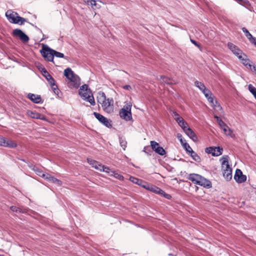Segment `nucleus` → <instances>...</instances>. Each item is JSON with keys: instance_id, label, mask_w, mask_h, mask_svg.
Segmentation results:
<instances>
[{"instance_id": "680f3d73", "label": "nucleus", "mask_w": 256, "mask_h": 256, "mask_svg": "<svg viewBox=\"0 0 256 256\" xmlns=\"http://www.w3.org/2000/svg\"><path fill=\"white\" fill-rule=\"evenodd\" d=\"M163 193H164V192L162 190V191L161 192H157L156 194H161V195H162Z\"/></svg>"}, {"instance_id": "58836bf2", "label": "nucleus", "mask_w": 256, "mask_h": 256, "mask_svg": "<svg viewBox=\"0 0 256 256\" xmlns=\"http://www.w3.org/2000/svg\"><path fill=\"white\" fill-rule=\"evenodd\" d=\"M46 80L48 81V82L49 84L50 85L51 87L54 86L55 85H56V84H55V80L52 76L50 77Z\"/></svg>"}, {"instance_id": "ddd939ff", "label": "nucleus", "mask_w": 256, "mask_h": 256, "mask_svg": "<svg viewBox=\"0 0 256 256\" xmlns=\"http://www.w3.org/2000/svg\"><path fill=\"white\" fill-rule=\"evenodd\" d=\"M234 179L237 182L241 184L246 181V176L243 174L240 170L236 169L234 176Z\"/></svg>"}, {"instance_id": "bf43d9fd", "label": "nucleus", "mask_w": 256, "mask_h": 256, "mask_svg": "<svg viewBox=\"0 0 256 256\" xmlns=\"http://www.w3.org/2000/svg\"><path fill=\"white\" fill-rule=\"evenodd\" d=\"M177 138H178L179 140H180V139H182V138H182V135L181 134H177Z\"/></svg>"}, {"instance_id": "3c124183", "label": "nucleus", "mask_w": 256, "mask_h": 256, "mask_svg": "<svg viewBox=\"0 0 256 256\" xmlns=\"http://www.w3.org/2000/svg\"><path fill=\"white\" fill-rule=\"evenodd\" d=\"M174 118L178 124L182 122V120H184L181 116L176 117Z\"/></svg>"}, {"instance_id": "a211bd4d", "label": "nucleus", "mask_w": 256, "mask_h": 256, "mask_svg": "<svg viewBox=\"0 0 256 256\" xmlns=\"http://www.w3.org/2000/svg\"><path fill=\"white\" fill-rule=\"evenodd\" d=\"M197 184L207 188H210L212 186L211 182L202 176H201V178H200Z\"/></svg>"}, {"instance_id": "aec40b11", "label": "nucleus", "mask_w": 256, "mask_h": 256, "mask_svg": "<svg viewBox=\"0 0 256 256\" xmlns=\"http://www.w3.org/2000/svg\"><path fill=\"white\" fill-rule=\"evenodd\" d=\"M187 178L192 181L194 184H198L201 176L196 174H190L188 175Z\"/></svg>"}, {"instance_id": "72a5a7b5", "label": "nucleus", "mask_w": 256, "mask_h": 256, "mask_svg": "<svg viewBox=\"0 0 256 256\" xmlns=\"http://www.w3.org/2000/svg\"><path fill=\"white\" fill-rule=\"evenodd\" d=\"M52 52H53L54 57L55 56L57 58H63L64 56V54L57 52L53 49Z\"/></svg>"}, {"instance_id": "20e7f679", "label": "nucleus", "mask_w": 256, "mask_h": 256, "mask_svg": "<svg viewBox=\"0 0 256 256\" xmlns=\"http://www.w3.org/2000/svg\"><path fill=\"white\" fill-rule=\"evenodd\" d=\"M64 76L71 82L74 88H78L80 84V77L75 74L70 68H66L64 70Z\"/></svg>"}, {"instance_id": "f257e3e1", "label": "nucleus", "mask_w": 256, "mask_h": 256, "mask_svg": "<svg viewBox=\"0 0 256 256\" xmlns=\"http://www.w3.org/2000/svg\"><path fill=\"white\" fill-rule=\"evenodd\" d=\"M228 158L229 157L227 155L222 156L220 158L223 176L227 181L232 178V169L228 164Z\"/></svg>"}, {"instance_id": "f8f14e48", "label": "nucleus", "mask_w": 256, "mask_h": 256, "mask_svg": "<svg viewBox=\"0 0 256 256\" xmlns=\"http://www.w3.org/2000/svg\"><path fill=\"white\" fill-rule=\"evenodd\" d=\"M16 146V144L14 141L7 140L6 138L0 136V146L14 148Z\"/></svg>"}, {"instance_id": "e433bc0d", "label": "nucleus", "mask_w": 256, "mask_h": 256, "mask_svg": "<svg viewBox=\"0 0 256 256\" xmlns=\"http://www.w3.org/2000/svg\"><path fill=\"white\" fill-rule=\"evenodd\" d=\"M84 2L86 3L88 5H90L92 7L96 6V2L94 0H84Z\"/></svg>"}, {"instance_id": "f704fd0d", "label": "nucleus", "mask_w": 256, "mask_h": 256, "mask_svg": "<svg viewBox=\"0 0 256 256\" xmlns=\"http://www.w3.org/2000/svg\"><path fill=\"white\" fill-rule=\"evenodd\" d=\"M242 32L244 33L246 36L248 38L250 39L252 38V36L248 30L246 28H242Z\"/></svg>"}, {"instance_id": "603ef678", "label": "nucleus", "mask_w": 256, "mask_h": 256, "mask_svg": "<svg viewBox=\"0 0 256 256\" xmlns=\"http://www.w3.org/2000/svg\"><path fill=\"white\" fill-rule=\"evenodd\" d=\"M123 88L126 90H130L132 89V87L130 85H125L123 86Z\"/></svg>"}, {"instance_id": "09e8293b", "label": "nucleus", "mask_w": 256, "mask_h": 256, "mask_svg": "<svg viewBox=\"0 0 256 256\" xmlns=\"http://www.w3.org/2000/svg\"><path fill=\"white\" fill-rule=\"evenodd\" d=\"M162 196L168 200H170L172 198V196L170 194H166L165 192L164 193H163Z\"/></svg>"}, {"instance_id": "37998d69", "label": "nucleus", "mask_w": 256, "mask_h": 256, "mask_svg": "<svg viewBox=\"0 0 256 256\" xmlns=\"http://www.w3.org/2000/svg\"><path fill=\"white\" fill-rule=\"evenodd\" d=\"M17 20H18V23L20 22V24H22L24 22L26 21V20L24 18L18 16V18H17Z\"/></svg>"}, {"instance_id": "4d7b16f0", "label": "nucleus", "mask_w": 256, "mask_h": 256, "mask_svg": "<svg viewBox=\"0 0 256 256\" xmlns=\"http://www.w3.org/2000/svg\"><path fill=\"white\" fill-rule=\"evenodd\" d=\"M256 74V66H253L252 68H250Z\"/></svg>"}, {"instance_id": "a878e982", "label": "nucleus", "mask_w": 256, "mask_h": 256, "mask_svg": "<svg viewBox=\"0 0 256 256\" xmlns=\"http://www.w3.org/2000/svg\"><path fill=\"white\" fill-rule=\"evenodd\" d=\"M27 113H28V114L29 116H30L31 118H36V119H38L40 118V113H38V112H32L31 110H28Z\"/></svg>"}, {"instance_id": "6e6d98bb", "label": "nucleus", "mask_w": 256, "mask_h": 256, "mask_svg": "<svg viewBox=\"0 0 256 256\" xmlns=\"http://www.w3.org/2000/svg\"><path fill=\"white\" fill-rule=\"evenodd\" d=\"M181 144L182 145V146H184V144H186V140L184 139L183 138H182V139H180V140Z\"/></svg>"}, {"instance_id": "412c9836", "label": "nucleus", "mask_w": 256, "mask_h": 256, "mask_svg": "<svg viewBox=\"0 0 256 256\" xmlns=\"http://www.w3.org/2000/svg\"><path fill=\"white\" fill-rule=\"evenodd\" d=\"M184 132H185L186 134L193 141L196 142L198 138L196 134L190 128L188 127Z\"/></svg>"}, {"instance_id": "c756f323", "label": "nucleus", "mask_w": 256, "mask_h": 256, "mask_svg": "<svg viewBox=\"0 0 256 256\" xmlns=\"http://www.w3.org/2000/svg\"><path fill=\"white\" fill-rule=\"evenodd\" d=\"M244 56L243 55H242V58H239L240 60L242 62V63L246 66L248 68H251L252 64H250V60L246 58H244Z\"/></svg>"}, {"instance_id": "423d86ee", "label": "nucleus", "mask_w": 256, "mask_h": 256, "mask_svg": "<svg viewBox=\"0 0 256 256\" xmlns=\"http://www.w3.org/2000/svg\"><path fill=\"white\" fill-rule=\"evenodd\" d=\"M94 114L95 117L99 120V122L106 127L110 128L112 126L111 124L112 121L106 118L96 112H94Z\"/></svg>"}, {"instance_id": "c9c22d12", "label": "nucleus", "mask_w": 256, "mask_h": 256, "mask_svg": "<svg viewBox=\"0 0 256 256\" xmlns=\"http://www.w3.org/2000/svg\"><path fill=\"white\" fill-rule=\"evenodd\" d=\"M178 125L183 129L184 131L188 128V124L187 122L184 120H182V122L178 124Z\"/></svg>"}, {"instance_id": "f03ea898", "label": "nucleus", "mask_w": 256, "mask_h": 256, "mask_svg": "<svg viewBox=\"0 0 256 256\" xmlns=\"http://www.w3.org/2000/svg\"><path fill=\"white\" fill-rule=\"evenodd\" d=\"M78 93L83 100L88 102L92 106L95 105L96 102L93 94L90 90L88 88V85L84 84L81 86Z\"/></svg>"}, {"instance_id": "cd10ccee", "label": "nucleus", "mask_w": 256, "mask_h": 256, "mask_svg": "<svg viewBox=\"0 0 256 256\" xmlns=\"http://www.w3.org/2000/svg\"><path fill=\"white\" fill-rule=\"evenodd\" d=\"M10 209L12 212H16L24 213V212H26V209L22 210V208H20L16 206H10Z\"/></svg>"}, {"instance_id": "6e6552de", "label": "nucleus", "mask_w": 256, "mask_h": 256, "mask_svg": "<svg viewBox=\"0 0 256 256\" xmlns=\"http://www.w3.org/2000/svg\"><path fill=\"white\" fill-rule=\"evenodd\" d=\"M204 96L214 108H218L220 110H222V107L220 104L216 100H214V97L210 91L209 92L205 94Z\"/></svg>"}, {"instance_id": "a19ab883", "label": "nucleus", "mask_w": 256, "mask_h": 256, "mask_svg": "<svg viewBox=\"0 0 256 256\" xmlns=\"http://www.w3.org/2000/svg\"><path fill=\"white\" fill-rule=\"evenodd\" d=\"M33 170L36 172V174L42 177V174H44L40 170L39 168H34Z\"/></svg>"}, {"instance_id": "473e14b6", "label": "nucleus", "mask_w": 256, "mask_h": 256, "mask_svg": "<svg viewBox=\"0 0 256 256\" xmlns=\"http://www.w3.org/2000/svg\"><path fill=\"white\" fill-rule=\"evenodd\" d=\"M42 76L47 80L50 77H51V75L48 73L47 70L45 68H42L41 70Z\"/></svg>"}, {"instance_id": "79ce46f5", "label": "nucleus", "mask_w": 256, "mask_h": 256, "mask_svg": "<svg viewBox=\"0 0 256 256\" xmlns=\"http://www.w3.org/2000/svg\"><path fill=\"white\" fill-rule=\"evenodd\" d=\"M214 118L216 120L217 122L220 126L224 122H223L222 120L218 116H214Z\"/></svg>"}, {"instance_id": "9d476101", "label": "nucleus", "mask_w": 256, "mask_h": 256, "mask_svg": "<svg viewBox=\"0 0 256 256\" xmlns=\"http://www.w3.org/2000/svg\"><path fill=\"white\" fill-rule=\"evenodd\" d=\"M12 34L14 36L18 37L24 42H27L29 40L28 36L20 29H14L12 32Z\"/></svg>"}, {"instance_id": "ea45409f", "label": "nucleus", "mask_w": 256, "mask_h": 256, "mask_svg": "<svg viewBox=\"0 0 256 256\" xmlns=\"http://www.w3.org/2000/svg\"><path fill=\"white\" fill-rule=\"evenodd\" d=\"M183 147L185 149V150L186 151V152L189 154L190 153L191 150H192V148H191V147L190 146V145L188 143L184 144Z\"/></svg>"}, {"instance_id": "0eeeda50", "label": "nucleus", "mask_w": 256, "mask_h": 256, "mask_svg": "<svg viewBox=\"0 0 256 256\" xmlns=\"http://www.w3.org/2000/svg\"><path fill=\"white\" fill-rule=\"evenodd\" d=\"M222 148L217 147H208L205 148V152L207 154H211L212 156H218L221 155L222 153Z\"/></svg>"}, {"instance_id": "e2e57ef3", "label": "nucleus", "mask_w": 256, "mask_h": 256, "mask_svg": "<svg viewBox=\"0 0 256 256\" xmlns=\"http://www.w3.org/2000/svg\"><path fill=\"white\" fill-rule=\"evenodd\" d=\"M124 177L122 176H121V175H118V179L119 180H122L123 179Z\"/></svg>"}, {"instance_id": "13d9d810", "label": "nucleus", "mask_w": 256, "mask_h": 256, "mask_svg": "<svg viewBox=\"0 0 256 256\" xmlns=\"http://www.w3.org/2000/svg\"><path fill=\"white\" fill-rule=\"evenodd\" d=\"M148 149V150H149L150 152H151V150H150V147H149V146H145V147L144 148V151L145 152H146V153H147V154H148V152H146V150H147Z\"/></svg>"}, {"instance_id": "4c0bfd02", "label": "nucleus", "mask_w": 256, "mask_h": 256, "mask_svg": "<svg viewBox=\"0 0 256 256\" xmlns=\"http://www.w3.org/2000/svg\"><path fill=\"white\" fill-rule=\"evenodd\" d=\"M51 88L52 89L54 92L56 94L58 97H60V96H59L60 90L58 89V86L56 84L54 86H52Z\"/></svg>"}, {"instance_id": "2eb2a0df", "label": "nucleus", "mask_w": 256, "mask_h": 256, "mask_svg": "<svg viewBox=\"0 0 256 256\" xmlns=\"http://www.w3.org/2000/svg\"><path fill=\"white\" fill-rule=\"evenodd\" d=\"M128 108L126 107V110L124 108L121 109L120 112V114L121 118L128 121L132 118V113L130 112V108L129 110Z\"/></svg>"}, {"instance_id": "0e129e2a", "label": "nucleus", "mask_w": 256, "mask_h": 256, "mask_svg": "<svg viewBox=\"0 0 256 256\" xmlns=\"http://www.w3.org/2000/svg\"><path fill=\"white\" fill-rule=\"evenodd\" d=\"M0 256H4V254H0Z\"/></svg>"}, {"instance_id": "b1692460", "label": "nucleus", "mask_w": 256, "mask_h": 256, "mask_svg": "<svg viewBox=\"0 0 256 256\" xmlns=\"http://www.w3.org/2000/svg\"><path fill=\"white\" fill-rule=\"evenodd\" d=\"M190 154V156L194 161L198 162H200V157L198 155V154L195 152H194V150H191Z\"/></svg>"}, {"instance_id": "c03bdc74", "label": "nucleus", "mask_w": 256, "mask_h": 256, "mask_svg": "<svg viewBox=\"0 0 256 256\" xmlns=\"http://www.w3.org/2000/svg\"><path fill=\"white\" fill-rule=\"evenodd\" d=\"M110 168L108 167L104 166L103 165V168L102 169V171L109 173L110 172Z\"/></svg>"}, {"instance_id": "864d4df0", "label": "nucleus", "mask_w": 256, "mask_h": 256, "mask_svg": "<svg viewBox=\"0 0 256 256\" xmlns=\"http://www.w3.org/2000/svg\"><path fill=\"white\" fill-rule=\"evenodd\" d=\"M40 120H46V118L45 116L43 115V114H40V118H39Z\"/></svg>"}, {"instance_id": "6ab92c4d", "label": "nucleus", "mask_w": 256, "mask_h": 256, "mask_svg": "<svg viewBox=\"0 0 256 256\" xmlns=\"http://www.w3.org/2000/svg\"><path fill=\"white\" fill-rule=\"evenodd\" d=\"M87 160L88 162L92 166V167L102 172V169L103 168V165L100 164L97 161L90 158H88Z\"/></svg>"}, {"instance_id": "dca6fc26", "label": "nucleus", "mask_w": 256, "mask_h": 256, "mask_svg": "<svg viewBox=\"0 0 256 256\" xmlns=\"http://www.w3.org/2000/svg\"><path fill=\"white\" fill-rule=\"evenodd\" d=\"M42 178H44L45 179L52 182L54 184H56L58 186H60L62 184V182L61 180H58L53 176H52L48 174H42Z\"/></svg>"}, {"instance_id": "393cba45", "label": "nucleus", "mask_w": 256, "mask_h": 256, "mask_svg": "<svg viewBox=\"0 0 256 256\" xmlns=\"http://www.w3.org/2000/svg\"><path fill=\"white\" fill-rule=\"evenodd\" d=\"M148 190L156 194L157 192L162 191V189L152 184H150L149 187L148 186Z\"/></svg>"}, {"instance_id": "a18cd8bd", "label": "nucleus", "mask_w": 256, "mask_h": 256, "mask_svg": "<svg viewBox=\"0 0 256 256\" xmlns=\"http://www.w3.org/2000/svg\"><path fill=\"white\" fill-rule=\"evenodd\" d=\"M250 42L254 44V46H256V38L252 36V38L248 40Z\"/></svg>"}, {"instance_id": "de8ad7c7", "label": "nucleus", "mask_w": 256, "mask_h": 256, "mask_svg": "<svg viewBox=\"0 0 256 256\" xmlns=\"http://www.w3.org/2000/svg\"><path fill=\"white\" fill-rule=\"evenodd\" d=\"M150 184H148L146 182H143L142 183V185H140L142 187L145 188L146 189L148 190V186L149 187L150 186Z\"/></svg>"}, {"instance_id": "5fc2aeb1", "label": "nucleus", "mask_w": 256, "mask_h": 256, "mask_svg": "<svg viewBox=\"0 0 256 256\" xmlns=\"http://www.w3.org/2000/svg\"><path fill=\"white\" fill-rule=\"evenodd\" d=\"M210 91V90L206 88L204 90H202L201 92L203 93V94L204 95L205 94H206L208 92H209Z\"/></svg>"}, {"instance_id": "7ed1b4c3", "label": "nucleus", "mask_w": 256, "mask_h": 256, "mask_svg": "<svg viewBox=\"0 0 256 256\" xmlns=\"http://www.w3.org/2000/svg\"><path fill=\"white\" fill-rule=\"evenodd\" d=\"M100 97L98 102L102 104L103 110L106 112H111L113 111L114 100L112 98H106L104 92L100 93Z\"/></svg>"}, {"instance_id": "c85d7f7f", "label": "nucleus", "mask_w": 256, "mask_h": 256, "mask_svg": "<svg viewBox=\"0 0 256 256\" xmlns=\"http://www.w3.org/2000/svg\"><path fill=\"white\" fill-rule=\"evenodd\" d=\"M194 86L198 88L200 91L202 90H204V88H206L204 84L198 80H196L194 82Z\"/></svg>"}, {"instance_id": "5701e85b", "label": "nucleus", "mask_w": 256, "mask_h": 256, "mask_svg": "<svg viewBox=\"0 0 256 256\" xmlns=\"http://www.w3.org/2000/svg\"><path fill=\"white\" fill-rule=\"evenodd\" d=\"M160 78L162 80V82L166 84H167L170 85L175 83V82H174L172 80L163 76H160Z\"/></svg>"}, {"instance_id": "4be33fe9", "label": "nucleus", "mask_w": 256, "mask_h": 256, "mask_svg": "<svg viewBox=\"0 0 256 256\" xmlns=\"http://www.w3.org/2000/svg\"><path fill=\"white\" fill-rule=\"evenodd\" d=\"M220 126L226 135L232 137V130L226 125L224 122Z\"/></svg>"}, {"instance_id": "1a4fd4ad", "label": "nucleus", "mask_w": 256, "mask_h": 256, "mask_svg": "<svg viewBox=\"0 0 256 256\" xmlns=\"http://www.w3.org/2000/svg\"><path fill=\"white\" fill-rule=\"evenodd\" d=\"M228 46L233 54L237 56L238 58H242V55H243L244 56L246 57V56L242 52V51L232 43L228 42Z\"/></svg>"}, {"instance_id": "39448f33", "label": "nucleus", "mask_w": 256, "mask_h": 256, "mask_svg": "<svg viewBox=\"0 0 256 256\" xmlns=\"http://www.w3.org/2000/svg\"><path fill=\"white\" fill-rule=\"evenodd\" d=\"M52 49L46 44H43L42 48L40 50V53L46 60L53 62L54 55L52 52Z\"/></svg>"}, {"instance_id": "49530a36", "label": "nucleus", "mask_w": 256, "mask_h": 256, "mask_svg": "<svg viewBox=\"0 0 256 256\" xmlns=\"http://www.w3.org/2000/svg\"><path fill=\"white\" fill-rule=\"evenodd\" d=\"M190 42H192V43L194 44L198 48H200V45L196 40H194L192 39H190Z\"/></svg>"}, {"instance_id": "2f4dec72", "label": "nucleus", "mask_w": 256, "mask_h": 256, "mask_svg": "<svg viewBox=\"0 0 256 256\" xmlns=\"http://www.w3.org/2000/svg\"><path fill=\"white\" fill-rule=\"evenodd\" d=\"M248 88L249 91L252 94L254 98L256 99V88L252 84H250L248 86Z\"/></svg>"}, {"instance_id": "8fccbe9b", "label": "nucleus", "mask_w": 256, "mask_h": 256, "mask_svg": "<svg viewBox=\"0 0 256 256\" xmlns=\"http://www.w3.org/2000/svg\"><path fill=\"white\" fill-rule=\"evenodd\" d=\"M235 1L239 2L240 4H246L248 2V0H234Z\"/></svg>"}, {"instance_id": "bb28decb", "label": "nucleus", "mask_w": 256, "mask_h": 256, "mask_svg": "<svg viewBox=\"0 0 256 256\" xmlns=\"http://www.w3.org/2000/svg\"><path fill=\"white\" fill-rule=\"evenodd\" d=\"M119 142L120 146L122 149L124 150L126 148L127 142L126 139L122 137L119 138Z\"/></svg>"}, {"instance_id": "f3484780", "label": "nucleus", "mask_w": 256, "mask_h": 256, "mask_svg": "<svg viewBox=\"0 0 256 256\" xmlns=\"http://www.w3.org/2000/svg\"><path fill=\"white\" fill-rule=\"evenodd\" d=\"M28 98L33 102L36 104H42V102L40 95H36L33 94L29 93L28 94Z\"/></svg>"}, {"instance_id": "052dcab7", "label": "nucleus", "mask_w": 256, "mask_h": 256, "mask_svg": "<svg viewBox=\"0 0 256 256\" xmlns=\"http://www.w3.org/2000/svg\"><path fill=\"white\" fill-rule=\"evenodd\" d=\"M173 114H174V116L176 118V117H178V116H179V114L176 112H173Z\"/></svg>"}, {"instance_id": "7c9ffc66", "label": "nucleus", "mask_w": 256, "mask_h": 256, "mask_svg": "<svg viewBox=\"0 0 256 256\" xmlns=\"http://www.w3.org/2000/svg\"><path fill=\"white\" fill-rule=\"evenodd\" d=\"M130 180L134 184H136L138 185H142V183L143 182V181L142 180L138 179L134 176H130Z\"/></svg>"}, {"instance_id": "4468645a", "label": "nucleus", "mask_w": 256, "mask_h": 256, "mask_svg": "<svg viewBox=\"0 0 256 256\" xmlns=\"http://www.w3.org/2000/svg\"><path fill=\"white\" fill-rule=\"evenodd\" d=\"M6 16L10 22L16 24L18 23V20H17L18 15L16 12L8 10L6 13Z\"/></svg>"}, {"instance_id": "9b49d317", "label": "nucleus", "mask_w": 256, "mask_h": 256, "mask_svg": "<svg viewBox=\"0 0 256 256\" xmlns=\"http://www.w3.org/2000/svg\"><path fill=\"white\" fill-rule=\"evenodd\" d=\"M150 146L153 150L160 156H164L166 154L165 150L162 146H160L158 143L152 140L150 141Z\"/></svg>"}]
</instances>
